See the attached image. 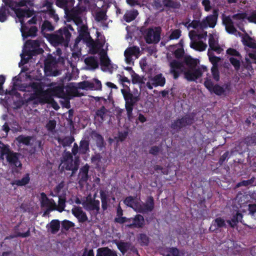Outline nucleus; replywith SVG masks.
Masks as SVG:
<instances>
[{
	"label": "nucleus",
	"instance_id": "nucleus-1",
	"mask_svg": "<svg viewBox=\"0 0 256 256\" xmlns=\"http://www.w3.org/2000/svg\"><path fill=\"white\" fill-rule=\"evenodd\" d=\"M70 30H74L70 24H66V26L60 28L56 34H50L49 38L50 41L56 46L60 45L68 47L72 36Z\"/></svg>",
	"mask_w": 256,
	"mask_h": 256
},
{
	"label": "nucleus",
	"instance_id": "nucleus-2",
	"mask_svg": "<svg viewBox=\"0 0 256 256\" xmlns=\"http://www.w3.org/2000/svg\"><path fill=\"white\" fill-rule=\"evenodd\" d=\"M30 86L33 90L34 92L31 93L26 100L27 102H34V104H44L48 102L50 96L46 90L42 89L41 84L37 82H31Z\"/></svg>",
	"mask_w": 256,
	"mask_h": 256
},
{
	"label": "nucleus",
	"instance_id": "nucleus-3",
	"mask_svg": "<svg viewBox=\"0 0 256 256\" xmlns=\"http://www.w3.org/2000/svg\"><path fill=\"white\" fill-rule=\"evenodd\" d=\"M224 24L226 32L230 34H234L236 32L234 27L236 24L240 30V26L244 19H247L249 22L256 24V17H222Z\"/></svg>",
	"mask_w": 256,
	"mask_h": 256
},
{
	"label": "nucleus",
	"instance_id": "nucleus-4",
	"mask_svg": "<svg viewBox=\"0 0 256 256\" xmlns=\"http://www.w3.org/2000/svg\"><path fill=\"white\" fill-rule=\"evenodd\" d=\"M121 92L124 96L126 102L125 106L127 113V116L129 120H131L132 118V111L134 106L136 103L139 101L140 98L138 96H134L130 92V89H122Z\"/></svg>",
	"mask_w": 256,
	"mask_h": 256
},
{
	"label": "nucleus",
	"instance_id": "nucleus-5",
	"mask_svg": "<svg viewBox=\"0 0 256 256\" xmlns=\"http://www.w3.org/2000/svg\"><path fill=\"white\" fill-rule=\"evenodd\" d=\"M204 86L210 92H214L217 96H226L227 92L230 90V83L224 84L222 86L218 84H214L212 80L206 78L204 82Z\"/></svg>",
	"mask_w": 256,
	"mask_h": 256
},
{
	"label": "nucleus",
	"instance_id": "nucleus-6",
	"mask_svg": "<svg viewBox=\"0 0 256 256\" xmlns=\"http://www.w3.org/2000/svg\"><path fill=\"white\" fill-rule=\"evenodd\" d=\"M96 194L93 198L90 195L86 197V200L82 202V205L85 210L89 212H92L95 215L100 214V202L98 200H96Z\"/></svg>",
	"mask_w": 256,
	"mask_h": 256
},
{
	"label": "nucleus",
	"instance_id": "nucleus-7",
	"mask_svg": "<svg viewBox=\"0 0 256 256\" xmlns=\"http://www.w3.org/2000/svg\"><path fill=\"white\" fill-rule=\"evenodd\" d=\"M16 22H20L21 24L20 32L24 38L29 36L34 37L36 35L38 28L36 26H32L30 28L24 24V18L25 17H14ZM28 18L29 17H26Z\"/></svg>",
	"mask_w": 256,
	"mask_h": 256
},
{
	"label": "nucleus",
	"instance_id": "nucleus-8",
	"mask_svg": "<svg viewBox=\"0 0 256 256\" xmlns=\"http://www.w3.org/2000/svg\"><path fill=\"white\" fill-rule=\"evenodd\" d=\"M194 116L190 114H186L180 118H178L172 122L170 128L178 132L184 127L190 126L194 123Z\"/></svg>",
	"mask_w": 256,
	"mask_h": 256
},
{
	"label": "nucleus",
	"instance_id": "nucleus-9",
	"mask_svg": "<svg viewBox=\"0 0 256 256\" xmlns=\"http://www.w3.org/2000/svg\"><path fill=\"white\" fill-rule=\"evenodd\" d=\"M144 39L148 44L158 42L160 39V30L158 28L148 29L145 32Z\"/></svg>",
	"mask_w": 256,
	"mask_h": 256
},
{
	"label": "nucleus",
	"instance_id": "nucleus-10",
	"mask_svg": "<svg viewBox=\"0 0 256 256\" xmlns=\"http://www.w3.org/2000/svg\"><path fill=\"white\" fill-rule=\"evenodd\" d=\"M154 208V199L152 196H149L146 198V202H142L136 206V211L143 214L152 212Z\"/></svg>",
	"mask_w": 256,
	"mask_h": 256
},
{
	"label": "nucleus",
	"instance_id": "nucleus-11",
	"mask_svg": "<svg viewBox=\"0 0 256 256\" xmlns=\"http://www.w3.org/2000/svg\"><path fill=\"white\" fill-rule=\"evenodd\" d=\"M52 6V0H41L40 4L39 12L46 15L48 14V16H58L56 14V12Z\"/></svg>",
	"mask_w": 256,
	"mask_h": 256
},
{
	"label": "nucleus",
	"instance_id": "nucleus-12",
	"mask_svg": "<svg viewBox=\"0 0 256 256\" xmlns=\"http://www.w3.org/2000/svg\"><path fill=\"white\" fill-rule=\"evenodd\" d=\"M166 84V78L162 74H156L150 78L146 82V86L150 90H152L154 87L164 86Z\"/></svg>",
	"mask_w": 256,
	"mask_h": 256
},
{
	"label": "nucleus",
	"instance_id": "nucleus-13",
	"mask_svg": "<svg viewBox=\"0 0 256 256\" xmlns=\"http://www.w3.org/2000/svg\"><path fill=\"white\" fill-rule=\"evenodd\" d=\"M74 0H56V4L64 10V16H72L70 15V11L74 6Z\"/></svg>",
	"mask_w": 256,
	"mask_h": 256
},
{
	"label": "nucleus",
	"instance_id": "nucleus-14",
	"mask_svg": "<svg viewBox=\"0 0 256 256\" xmlns=\"http://www.w3.org/2000/svg\"><path fill=\"white\" fill-rule=\"evenodd\" d=\"M44 50L42 48H38L34 50H24L23 52L20 54L21 61L23 64H27L32 56L42 54Z\"/></svg>",
	"mask_w": 256,
	"mask_h": 256
},
{
	"label": "nucleus",
	"instance_id": "nucleus-15",
	"mask_svg": "<svg viewBox=\"0 0 256 256\" xmlns=\"http://www.w3.org/2000/svg\"><path fill=\"white\" fill-rule=\"evenodd\" d=\"M105 41L101 42L98 38L94 40L92 38H90V40L88 41V44L90 48V53L92 54H96L100 50H103Z\"/></svg>",
	"mask_w": 256,
	"mask_h": 256
},
{
	"label": "nucleus",
	"instance_id": "nucleus-16",
	"mask_svg": "<svg viewBox=\"0 0 256 256\" xmlns=\"http://www.w3.org/2000/svg\"><path fill=\"white\" fill-rule=\"evenodd\" d=\"M10 7L11 11L14 12L16 14L15 16H32L34 14V10H30L27 6L24 8L14 7V4L10 2Z\"/></svg>",
	"mask_w": 256,
	"mask_h": 256
},
{
	"label": "nucleus",
	"instance_id": "nucleus-17",
	"mask_svg": "<svg viewBox=\"0 0 256 256\" xmlns=\"http://www.w3.org/2000/svg\"><path fill=\"white\" fill-rule=\"evenodd\" d=\"M184 78L188 82H194L202 76V72L200 68L189 69L184 72Z\"/></svg>",
	"mask_w": 256,
	"mask_h": 256
},
{
	"label": "nucleus",
	"instance_id": "nucleus-18",
	"mask_svg": "<svg viewBox=\"0 0 256 256\" xmlns=\"http://www.w3.org/2000/svg\"><path fill=\"white\" fill-rule=\"evenodd\" d=\"M81 88L83 89L101 90L102 84L101 82L97 78H94L92 81H84L81 83Z\"/></svg>",
	"mask_w": 256,
	"mask_h": 256
},
{
	"label": "nucleus",
	"instance_id": "nucleus-19",
	"mask_svg": "<svg viewBox=\"0 0 256 256\" xmlns=\"http://www.w3.org/2000/svg\"><path fill=\"white\" fill-rule=\"evenodd\" d=\"M170 73L172 74L174 80H176L180 76V72L178 71L183 67L182 62L174 60L170 62Z\"/></svg>",
	"mask_w": 256,
	"mask_h": 256
},
{
	"label": "nucleus",
	"instance_id": "nucleus-20",
	"mask_svg": "<svg viewBox=\"0 0 256 256\" xmlns=\"http://www.w3.org/2000/svg\"><path fill=\"white\" fill-rule=\"evenodd\" d=\"M18 153L14 152L12 151L10 152L6 156V158L9 164L11 166H14L15 167V169L16 168H22V164L21 162L18 160Z\"/></svg>",
	"mask_w": 256,
	"mask_h": 256
},
{
	"label": "nucleus",
	"instance_id": "nucleus-21",
	"mask_svg": "<svg viewBox=\"0 0 256 256\" xmlns=\"http://www.w3.org/2000/svg\"><path fill=\"white\" fill-rule=\"evenodd\" d=\"M72 214L78 220L79 222L84 223L88 220L86 213L80 206H75L72 210Z\"/></svg>",
	"mask_w": 256,
	"mask_h": 256
},
{
	"label": "nucleus",
	"instance_id": "nucleus-22",
	"mask_svg": "<svg viewBox=\"0 0 256 256\" xmlns=\"http://www.w3.org/2000/svg\"><path fill=\"white\" fill-rule=\"evenodd\" d=\"M132 218V223L127 225L128 228H142L144 225V219L142 216L136 214L135 216Z\"/></svg>",
	"mask_w": 256,
	"mask_h": 256
},
{
	"label": "nucleus",
	"instance_id": "nucleus-23",
	"mask_svg": "<svg viewBox=\"0 0 256 256\" xmlns=\"http://www.w3.org/2000/svg\"><path fill=\"white\" fill-rule=\"evenodd\" d=\"M89 168L90 166L88 164H85L80 168L78 176L79 184H84L88 181Z\"/></svg>",
	"mask_w": 256,
	"mask_h": 256
},
{
	"label": "nucleus",
	"instance_id": "nucleus-24",
	"mask_svg": "<svg viewBox=\"0 0 256 256\" xmlns=\"http://www.w3.org/2000/svg\"><path fill=\"white\" fill-rule=\"evenodd\" d=\"M57 65L56 58L50 56L44 62V70L46 72H51Z\"/></svg>",
	"mask_w": 256,
	"mask_h": 256
},
{
	"label": "nucleus",
	"instance_id": "nucleus-25",
	"mask_svg": "<svg viewBox=\"0 0 256 256\" xmlns=\"http://www.w3.org/2000/svg\"><path fill=\"white\" fill-rule=\"evenodd\" d=\"M243 216L241 213L238 212L236 214L232 216L230 220H228L227 222L229 224L230 226L232 228H235L238 223L240 222L243 224H245L244 220H242Z\"/></svg>",
	"mask_w": 256,
	"mask_h": 256
},
{
	"label": "nucleus",
	"instance_id": "nucleus-26",
	"mask_svg": "<svg viewBox=\"0 0 256 256\" xmlns=\"http://www.w3.org/2000/svg\"><path fill=\"white\" fill-rule=\"evenodd\" d=\"M96 256H118L116 252L108 247L98 248Z\"/></svg>",
	"mask_w": 256,
	"mask_h": 256
},
{
	"label": "nucleus",
	"instance_id": "nucleus-27",
	"mask_svg": "<svg viewBox=\"0 0 256 256\" xmlns=\"http://www.w3.org/2000/svg\"><path fill=\"white\" fill-rule=\"evenodd\" d=\"M223 227H226L225 221L221 218H217L212 221V224L210 228V230L215 232L218 228Z\"/></svg>",
	"mask_w": 256,
	"mask_h": 256
},
{
	"label": "nucleus",
	"instance_id": "nucleus-28",
	"mask_svg": "<svg viewBox=\"0 0 256 256\" xmlns=\"http://www.w3.org/2000/svg\"><path fill=\"white\" fill-rule=\"evenodd\" d=\"M208 44L210 50L215 51L218 54H220L221 52L222 49L220 47L218 41L215 40L212 34H210Z\"/></svg>",
	"mask_w": 256,
	"mask_h": 256
},
{
	"label": "nucleus",
	"instance_id": "nucleus-29",
	"mask_svg": "<svg viewBox=\"0 0 256 256\" xmlns=\"http://www.w3.org/2000/svg\"><path fill=\"white\" fill-rule=\"evenodd\" d=\"M90 135L96 140V146L100 150L104 147V139L101 134L95 130H92L91 132Z\"/></svg>",
	"mask_w": 256,
	"mask_h": 256
},
{
	"label": "nucleus",
	"instance_id": "nucleus-30",
	"mask_svg": "<svg viewBox=\"0 0 256 256\" xmlns=\"http://www.w3.org/2000/svg\"><path fill=\"white\" fill-rule=\"evenodd\" d=\"M63 162L64 166L66 170H72V175L74 174L78 168V164L76 162H74V160L66 161Z\"/></svg>",
	"mask_w": 256,
	"mask_h": 256
},
{
	"label": "nucleus",
	"instance_id": "nucleus-31",
	"mask_svg": "<svg viewBox=\"0 0 256 256\" xmlns=\"http://www.w3.org/2000/svg\"><path fill=\"white\" fill-rule=\"evenodd\" d=\"M90 141L86 138H82L80 142L79 153L85 154L90 151Z\"/></svg>",
	"mask_w": 256,
	"mask_h": 256
},
{
	"label": "nucleus",
	"instance_id": "nucleus-32",
	"mask_svg": "<svg viewBox=\"0 0 256 256\" xmlns=\"http://www.w3.org/2000/svg\"><path fill=\"white\" fill-rule=\"evenodd\" d=\"M243 44L252 48L256 49V42L248 34H246L242 38Z\"/></svg>",
	"mask_w": 256,
	"mask_h": 256
},
{
	"label": "nucleus",
	"instance_id": "nucleus-33",
	"mask_svg": "<svg viewBox=\"0 0 256 256\" xmlns=\"http://www.w3.org/2000/svg\"><path fill=\"white\" fill-rule=\"evenodd\" d=\"M190 46L196 50L202 52L206 49L207 44L202 40L198 42L192 41L190 44Z\"/></svg>",
	"mask_w": 256,
	"mask_h": 256
},
{
	"label": "nucleus",
	"instance_id": "nucleus-34",
	"mask_svg": "<svg viewBox=\"0 0 256 256\" xmlns=\"http://www.w3.org/2000/svg\"><path fill=\"white\" fill-rule=\"evenodd\" d=\"M218 17H206V18L202 20V24L204 28L208 26L213 28L216 24Z\"/></svg>",
	"mask_w": 256,
	"mask_h": 256
},
{
	"label": "nucleus",
	"instance_id": "nucleus-35",
	"mask_svg": "<svg viewBox=\"0 0 256 256\" xmlns=\"http://www.w3.org/2000/svg\"><path fill=\"white\" fill-rule=\"evenodd\" d=\"M108 112V110L104 106L96 110V116L99 118L98 121L102 123L105 120V116Z\"/></svg>",
	"mask_w": 256,
	"mask_h": 256
},
{
	"label": "nucleus",
	"instance_id": "nucleus-36",
	"mask_svg": "<svg viewBox=\"0 0 256 256\" xmlns=\"http://www.w3.org/2000/svg\"><path fill=\"white\" fill-rule=\"evenodd\" d=\"M100 198L102 202V208L104 211H105L108 209V202H109V199L108 198V195L106 192L101 190L100 192Z\"/></svg>",
	"mask_w": 256,
	"mask_h": 256
},
{
	"label": "nucleus",
	"instance_id": "nucleus-37",
	"mask_svg": "<svg viewBox=\"0 0 256 256\" xmlns=\"http://www.w3.org/2000/svg\"><path fill=\"white\" fill-rule=\"evenodd\" d=\"M74 140V138L72 136H65L64 138H58V142L64 147L70 146Z\"/></svg>",
	"mask_w": 256,
	"mask_h": 256
},
{
	"label": "nucleus",
	"instance_id": "nucleus-38",
	"mask_svg": "<svg viewBox=\"0 0 256 256\" xmlns=\"http://www.w3.org/2000/svg\"><path fill=\"white\" fill-rule=\"evenodd\" d=\"M164 5L166 7L172 9H178L180 6V2L173 0H162Z\"/></svg>",
	"mask_w": 256,
	"mask_h": 256
},
{
	"label": "nucleus",
	"instance_id": "nucleus-39",
	"mask_svg": "<svg viewBox=\"0 0 256 256\" xmlns=\"http://www.w3.org/2000/svg\"><path fill=\"white\" fill-rule=\"evenodd\" d=\"M130 244H131L129 242H124L122 241H120L116 243L118 248L123 255L124 254L129 250L130 247Z\"/></svg>",
	"mask_w": 256,
	"mask_h": 256
},
{
	"label": "nucleus",
	"instance_id": "nucleus-40",
	"mask_svg": "<svg viewBox=\"0 0 256 256\" xmlns=\"http://www.w3.org/2000/svg\"><path fill=\"white\" fill-rule=\"evenodd\" d=\"M41 206L42 207H47L48 211H52L56 210V204L53 199H49V201L46 200L41 202Z\"/></svg>",
	"mask_w": 256,
	"mask_h": 256
},
{
	"label": "nucleus",
	"instance_id": "nucleus-41",
	"mask_svg": "<svg viewBox=\"0 0 256 256\" xmlns=\"http://www.w3.org/2000/svg\"><path fill=\"white\" fill-rule=\"evenodd\" d=\"M50 232L52 234L57 233L60 228V221L58 220H52L50 223Z\"/></svg>",
	"mask_w": 256,
	"mask_h": 256
},
{
	"label": "nucleus",
	"instance_id": "nucleus-42",
	"mask_svg": "<svg viewBox=\"0 0 256 256\" xmlns=\"http://www.w3.org/2000/svg\"><path fill=\"white\" fill-rule=\"evenodd\" d=\"M100 64L102 66L108 67L110 65V60L108 56L106 55V53L104 50H101L100 52Z\"/></svg>",
	"mask_w": 256,
	"mask_h": 256
},
{
	"label": "nucleus",
	"instance_id": "nucleus-43",
	"mask_svg": "<svg viewBox=\"0 0 256 256\" xmlns=\"http://www.w3.org/2000/svg\"><path fill=\"white\" fill-rule=\"evenodd\" d=\"M32 138V136H24L22 134L18 136L16 140L20 144H22L26 146H30Z\"/></svg>",
	"mask_w": 256,
	"mask_h": 256
},
{
	"label": "nucleus",
	"instance_id": "nucleus-44",
	"mask_svg": "<svg viewBox=\"0 0 256 256\" xmlns=\"http://www.w3.org/2000/svg\"><path fill=\"white\" fill-rule=\"evenodd\" d=\"M184 62L185 64L190 68V69L196 68L198 64L197 60L192 58L190 56H186L184 58Z\"/></svg>",
	"mask_w": 256,
	"mask_h": 256
},
{
	"label": "nucleus",
	"instance_id": "nucleus-45",
	"mask_svg": "<svg viewBox=\"0 0 256 256\" xmlns=\"http://www.w3.org/2000/svg\"><path fill=\"white\" fill-rule=\"evenodd\" d=\"M188 22H186L184 25L188 28L192 27L194 28H200V29H204L203 28V25L202 24V21L200 22V20H193L190 23L188 24Z\"/></svg>",
	"mask_w": 256,
	"mask_h": 256
},
{
	"label": "nucleus",
	"instance_id": "nucleus-46",
	"mask_svg": "<svg viewBox=\"0 0 256 256\" xmlns=\"http://www.w3.org/2000/svg\"><path fill=\"white\" fill-rule=\"evenodd\" d=\"M138 240L142 246H147L150 242V238L144 234H140L138 236Z\"/></svg>",
	"mask_w": 256,
	"mask_h": 256
},
{
	"label": "nucleus",
	"instance_id": "nucleus-47",
	"mask_svg": "<svg viewBox=\"0 0 256 256\" xmlns=\"http://www.w3.org/2000/svg\"><path fill=\"white\" fill-rule=\"evenodd\" d=\"M30 178L29 174H26L21 180H14V184L18 186H24L28 184L30 182Z\"/></svg>",
	"mask_w": 256,
	"mask_h": 256
},
{
	"label": "nucleus",
	"instance_id": "nucleus-48",
	"mask_svg": "<svg viewBox=\"0 0 256 256\" xmlns=\"http://www.w3.org/2000/svg\"><path fill=\"white\" fill-rule=\"evenodd\" d=\"M244 142L247 146L256 144V132L252 133L245 138Z\"/></svg>",
	"mask_w": 256,
	"mask_h": 256
},
{
	"label": "nucleus",
	"instance_id": "nucleus-49",
	"mask_svg": "<svg viewBox=\"0 0 256 256\" xmlns=\"http://www.w3.org/2000/svg\"><path fill=\"white\" fill-rule=\"evenodd\" d=\"M85 62L87 66H90L93 69L97 68L98 66L97 60L92 56L86 58Z\"/></svg>",
	"mask_w": 256,
	"mask_h": 256
},
{
	"label": "nucleus",
	"instance_id": "nucleus-50",
	"mask_svg": "<svg viewBox=\"0 0 256 256\" xmlns=\"http://www.w3.org/2000/svg\"><path fill=\"white\" fill-rule=\"evenodd\" d=\"M102 158V156L100 154H96L92 156L91 158L92 162L96 164V168H100V162H101Z\"/></svg>",
	"mask_w": 256,
	"mask_h": 256
},
{
	"label": "nucleus",
	"instance_id": "nucleus-51",
	"mask_svg": "<svg viewBox=\"0 0 256 256\" xmlns=\"http://www.w3.org/2000/svg\"><path fill=\"white\" fill-rule=\"evenodd\" d=\"M82 34V40L86 41L88 42V41L90 40V38H91L88 32L87 27L83 26L81 28L80 32L79 34Z\"/></svg>",
	"mask_w": 256,
	"mask_h": 256
},
{
	"label": "nucleus",
	"instance_id": "nucleus-52",
	"mask_svg": "<svg viewBox=\"0 0 256 256\" xmlns=\"http://www.w3.org/2000/svg\"><path fill=\"white\" fill-rule=\"evenodd\" d=\"M86 9V7L84 6H77L76 8H74L73 6L72 10L70 11V15L78 16V14L85 12Z\"/></svg>",
	"mask_w": 256,
	"mask_h": 256
},
{
	"label": "nucleus",
	"instance_id": "nucleus-53",
	"mask_svg": "<svg viewBox=\"0 0 256 256\" xmlns=\"http://www.w3.org/2000/svg\"><path fill=\"white\" fill-rule=\"evenodd\" d=\"M132 82L134 84H144L143 77H140L138 74L134 72V74H132Z\"/></svg>",
	"mask_w": 256,
	"mask_h": 256
},
{
	"label": "nucleus",
	"instance_id": "nucleus-54",
	"mask_svg": "<svg viewBox=\"0 0 256 256\" xmlns=\"http://www.w3.org/2000/svg\"><path fill=\"white\" fill-rule=\"evenodd\" d=\"M10 3L8 6H2L0 8V16H12L10 14Z\"/></svg>",
	"mask_w": 256,
	"mask_h": 256
},
{
	"label": "nucleus",
	"instance_id": "nucleus-55",
	"mask_svg": "<svg viewBox=\"0 0 256 256\" xmlns=\"http://www.w3.org/2000/svg\"><path fill=\"white\" fill-rule=\"evenodd\" d=\"M54 30V27L53 26L51 22L48 20L44 21L41 28L42 32H43L44 31H52Z\"/></svg>",
	"mask_w": 256,
	"mask_h": 256
},
{
	"label": "nucleus",
	"instance_id": "nucleus-56",
	"mask_svg": "<svg viewBox=\"0 0 256 256\" xmlns=\"http://www.w3.org/2000/svg\"><path fill=\"white\" fill-rule=\"evenodd\" d=\"M53 92L54 94L60 98H63L65 96L64 88L62 86L55 87L53 90Z\"/></svg>",
	"mask_w": 256,
	"mask_h": 256
},
{
	"label": "nucleus",
	"instance_id": "nucleus-57",
	"mask_svg": "<svg viewBox=\"0 0 256 256\" xmlns=\"http://www.w3.org/2000/svg\"><path fill=\"white\" fill-rule=\"evenodd\" d=\"M229 61L230 64L234 66L236 70L238 71L240 70V62L239 60L233 57L229 58Z\"/></svg>",
	"mask_w": 256,
	"mask_h": 256
},
{
	"label": "nucleus",
	"instance_id": "nucleus-58",
	"mask_svg": "<svg viewBox=\"0 0 256 256\" xmlns=\"http://www.w3.org/2000/svg\"><path fill=\"white\" fill-rule=\"evenodd\" d=\"M211 72L214 80L216 82L219 81L220 77L218 66H212L211 68Z\"/></svg>",
	"mask_w": 256,
	"mask_h": 256
},
{
	"label": "nucleus",
	"instance_id": "nucleus-59",
	"mask_svg": "<svg viewBox=\"0 0 256 256\" xmlns=\"http://www.w3.org/2000/svg\"><path fill=\"white\" fill-rule=\"evenodd\" d=\"M74 226V224L72 222L64 220L62 222V229L64 230H68L71 228H72Z\"/></svg>",
	"mask_w": 256,
	"mask_h": 256
},
{
	"label": "nucleus",
	"instance_id": "nucleus-60",
	"mask_svg": "<svg viewBox=\"0 0 256 256\" xmlns=\"http://www.w3.org/2000/svg\"><path fill=\"white\" fill-rule=\"evenodd\" d=\"M26 44L28 48H34V49L40 48V42L38 40H28Z\"/></svg>",
	"mask_w": 256,
	"mask_h": 256
},
{
	"label": "nucleus",
	"instance_id": "nucleus-61",
	"mask_svg": "<svg viewBox=\"0 0 256 256\" xmlns=\"http://www.w3.org/2000/svg\"><path fill=\"white\" fill-rule=\"evenodd\" d=\"M255 180H256V178L254 176H252L250 180H242V182H238L236 184V186L237 187H240V186H248L252 184L254 182Z\"/></svg>",
	"mask_w": 256,
	"mask_h": 256
},
{
	"label": "nucleus",
	"instance_id": "nucleus-62",
	"mask_svg": "<svg viewBox=\"0 0 256 256\" xmlns=\"http://www.w3.org/2000/svg\"><path fill=\"white\" fill-rule=\"evenodd\" d=\"M210 54V52L209 49L208 50V55L209 56V60L212 64V66H218V62L220 61V58L215 56H211Z\"/></svg>",
	"mask_w": 256,
	"mask_h": 256
},
{
	"label": "nucleus",
	"instance_id": "nucleus-63",
	"mask_svg": "<svg viewBox=\"0 0 256 256\" xmlns=\"http://www.w3.org/2000/svg\"><path fill=\"white\" fill-rule=\"evenodd\" d=\"M124 202L127 206L130 208H133L134 206L136 205L134 198L132 196L126 197Z\"/></svg>",
	"mask_w": 256,
	"mask_h": 256
},
{
	"label": "nucleus",
	"instance_id": "nucleus-64",
	"mask_svg": "<svg viewBox=\"0 0 256 256\" xmlns=\"http://www.w3.org/2000/svg\"><path fill=\"white\" fill-rule=\"evenodd\" d=\"M11 152L8 146H0V158L4 159V156H8Z\"/></svg>",
	"mask_w": 256,
	"mask_h": 256
}]
</instances>
